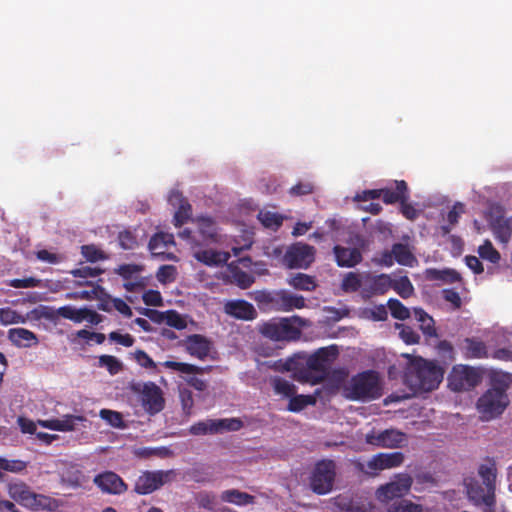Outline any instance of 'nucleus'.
I'll return each mask as SVG.
<instances>
[{
  "instance_id": "f257e3e1",
  "label": "nucleus",
  "mask_w": 512,
  "mask_h": 512,
  "mask_svg": "<svg viewBox=\"0 0 512 512\" xmlns=\"http://www.w3.org/2000/svg\"><path fill=\"white\" fill-rule=\"evenodd\" d=\"M443 369L431 361L418 358L410 362L404 373V384L414 393L430 392L443 379Z\"/></svg>"
},
{
  "instance_id": "f03ea898",
  "label": "nucleus",
  "mask_w": 512,
  "mask_h": 512,
  "mask_svg": "<svg viewBox=\"0 0 512 512\" xmlns=\"http://www.w3.org/2000/svg\"><path fill=\"white\" fill-rule=\"evenodd\" d=\"M305 320L300 316L272 318L259 325V333L274 342H292L301 336Z\"/></svg>"
},
{
  "instance_id": "7ed1b4c3",
  "label": "nucleus",
  "mask_w": 512,
  "mask_h": 512,
  "mask_svg": "<svg viewBox=\"0 0 512 512\" xmlns=\"http://www.w3.org/2000/svg\"><path fill=\"white\" fill-rule=\"evenodd\" d=\"M346 397L353 401L378 399L382 395L379 375L374 370L360 372L345 387Z\"/></svg>"
},
{
  "instance_id": "20e7f679",
  "label": "nucleus",
  "mask_w": 512,
  "mask_h": 512,
  "mask_svg": "<svg viewBox=\"0 0 512 512\" xmlns=\"http://www.w3.org/2000/svg\"><path fill=\"white\" fill-rule=\"evenodd\" d=\"M256 300L268 309L281 312H290L306 306L302 295L293 294L287 290L263 291Z\"/></svg>"
},
{
  "instance_id": "39448f33",
  "label": "nucleus",
  "mask_w": 512,
  "mask_h": 512,
  "mask_svg": "<svg viewBox=\"0 0 512 512\" xmlns=\"http://www.w3.org/2000/svg\"><path fill=\"white\" fill-rule=\"evenodd\" d=\"M335 477V462L329 459L320 460L315 464L311 472L309 478L310 488L318 495H325L333 489Z\"/></svg>"
},
{
  "instance_id": "423d86ee",
  "label": "nucleus",
  "mask_w": 512,
  "mask_h": 512,
  "mask_svg": "<svg viewBox=\"0 0 512 512\" xmlns=\"http://www.w3.org/2000/svg\"><path fill=\"white\" fill-rule=\"evenodd\" d=\"M174 470L144 471L135 481L134 492L138 495L151 494L175 479Z\"/></svg>"
},
{
  "instance_id": "0eeeda50",
  "label": "nucleus",
  "mask_w": 512,
  "mask_h": 512,
  "mask_svg": "<svg viewBox=\"0 0 512 512\" xmlns=\"http://www.w3.org/2000/svg\"><path fill=\"white\" fill-rule=\"evenodd\" d=\"M509 403L506 393L488 389L477 401V409L482 419L490 420L501 415Z\"/></svg>"
},
{
  "instance_id": "6e6552de",
  "label": "nucleus",
  "mask_w": 512,
  "mask_h": 512,
  "mask_svg": "<svg viewBox=\"0 0 512 512\" xmlns=\"http://www.w3.org/2000/svg\"><path fill=\"white\" fill-rule=\"evenodd\" d=\"M132 390L140 394L141 405L149 415H156L164 409L163 392L154 382H146L143 385L135 384L132 386Z\"/></svg>"
},
{
  "instance_id": "1a4fd4ad",
  "label": "nucleus",
  "mask_w": 512,
  "mask_h": 512,
  "mask_svg": "<svg viewBox=\"0 0 512 512\" xmlns=\"http://www.w3.org/2000/svg\"><path fill=\"white\" fill-rule=\"evenodd\" d=\"M243 427V422L238 418L207 419L194 423L189 428L191 435L200 436L207 434H219L224 431H238Z\"/></svg>"
},
{
  "instance_id": "9d476101",
  "label": "nucleus",
  "mask_w": 512,
  "mask_h": 512,
  "mask_svg": "<svg viewBox=\"0 0 512 512\" xmlns=\"http://www.w3.org/2000/svg\"><path fill=\"white\" fill-rule=\"evenodd\" d=\"M338 354V347L330 345L321 347L310 355L302 356V360L317 376H323L324 381L328 375L329 365L336 359Z\"/></svg>"
},
{
  "instance_id": "9b49d317",
  "label": "nucleus",
  "mask_w": 512,
  "mask_h": 512,
  "mask_svg": "<svg viewBox=\"0 0 512 512\" xmlns=\"http://www.w3.org/2000/svg\"><path fill=\"white\" fill-rule=\"evenodd\" d=\"M468 499L476 506L484 505L492 512L496 505L494 488L481 485L475 478L467 477L463 481Z\"/></svg>"
},
{
  "instance_id": "f8f14e48",
  "label": "nucleus",
  "mask_w": 512,
  "mask_h": 512,
  "mask_svg": "<svg viewBox=\"0 0 512 512\" xmlns=\"http://www.w3.org/2000/svg\"><path fill=\"white\" fill-rule=\"evenodd\" d=\"M8 492L13 500L34 510L44 509L50 502L48 497L34 493L25 483L22 482L10 484Z\"/></svg>"
},
{
  "instance_id": "ddd939ff",
  "label": "nucleus",
  "mask_w": 512,
  "mask_h": 512,
  "mask_svg": "<svg viewBox=\"0 0 512 512\" xmlns=\"http://www.w3.org/2000/svg\"><path fill=\"white\" fill-rule=\"evenodd\" d=\"M481 381L479 372L469 366H454L450 371V390L468 391L476 387Z\"/></svg>"
},
{
  "instance_id": "4468645a",
  "label": "nucleus",
  "mask_w": 512,
  "mask_h": 512,
  "mask_svg": "<svg viewBox=\"0 0 512 512\" xmlns=\"http://www.w3.org/2000/svg\"><path fill=\"white\" fill-rule=\"evenodd\" d=\"M315 260V248L305 243H296L289 247L284 262L290 269H307Z\"/></svg>"
},
{
  "instance_id": "2eb2a0df",
  "label": "nucleus",
  "mask_w": 512,
  "mask_h": 512,
  "mask_svg": "<svg viewBox=\"0 0 512 512\" xmlns=\"http://www.w3.org/2000/svg\"><path fill=\"white\" fill-rule=\"evenodd\" d=\"M495 239L506 245L512 236V224L509 218L504 216L501 206H492L487 218Z\"/></svg>"
},
{
  "instance_id": "dca6fc26",
  "label": "nucleus",
  "mask_w": 512,
  "mask_h": 512,
  "mask_svg": "<svg viewBox=\"0 0 512 512\" xmlns=\"http://www.w3.org/2000/svg\"><path fill=\"white\" fill-rule=\"evenodd\" d=\"M412 478L408 474H400L394 481L380 486L376 491V497L380 502L387 503L406 495L412 485Z\"/></svg>"
},
{
  "instance_id": "f3484780",
  "label": "nucleus",
  "mask_w": 512,
  "mask_h": 512,
  "mask_svg": "<svg viewBox=\"0 0 512 512\" xmlns=\"http://www.w3.org/2000/svg\"><path fill=\"white\" fill-rule=\"evenodd\" d=\"M406 434L397 429H385L383 431H371L366 434L367 444L383 448H400L406 442Z\"/></svg>"
},
{
  "instance_id": "a211bd4d",
  "label": "nucleus",
  "mask_w": 512,
  "mask_h": 512,
  "mask_svg": "<svg viewBox=\"0 0 512 512\" xmlns=\"http://www.w3.org/2000/svg\"><path fill=\"white\" fill-rule=\"evenodd\" d=\"M93 483L103 492L110 495H121L128 490V485L113 471H104L97 474Z\"/></svg>"
},
{
  "instance_id": "6ab92c4d",
  "label": "nucleus",
  "mask_w": 512,
  "mask_h": 512,
  "mask_svg": "<svg viewBox=\"0 0 512 512\" xmlns=\"http://www.w3.org/2000/svg\"><path fill=\"white\" fill-rule=\"evenodd\" d=\"M287 371L293 372V377L302 383L319 384L323 382V376H317L302 360V356L297 355L289 359L285 364Z\"/></svg>"
},
{
  "instance_id": "aec40b11",
  "label": "nucleus",
  "mask_w": 512,
  "mask_h": 512,
  "mask_svg": "<svg viewBox=\"0 0 512 512\" xmlns=\"http://www.w3.org/2000/svg\"><path fill=\"white\" fill-rule=\"evenodd\" d=\"M404 461L402 452L378 453L366 464L367 473L375 474L378 471L400 466Z\"/></svg>"
},
{
  "instance_id": "412c9836",
  "label": "nucleus",
  "mask_w": 512,
  "mask_h": 512,
  "mask_svg": "<svg viewBox=\"0 0 512 512\" xmlns=\"http://www.w3.org/2000/svg\"><path fill=\"white\" fill-rule=\"evenodd\" d=\"M227 315L239 320L251 321L257 317L254 306L245 300H231L224 305Z\"/></svg>"
},
{
  "instance_id": "4be33fe9",
  "label": "nucleus",
  "mask_w": 512,
  "mask_h": 512,
  "mask_svg": "<svg viewBox=\"0 0 512 512\" xmlns=\"http://www.w3.org/2000/svg\"><path fill=\"white\" fill-rule=\"evenodd\" d=\"M169 203L172 206H178L174 214L173 222L176 227H181L191 218L192 207L189 202L183 197L182 193L173 190L169 195Z\"/></svg>"
},
{
  "instance_id": "5701e85b",
  "label": "nucleus",
  "mask_w": 512,
  "mask_h": 512,
  "mask_svg": "<svg viewBox=\"0 0 512 512\" xmlns=\"http://www.w3.org/2000/svg\"><path fill=\"white\" fill-rule=\"evenodd\" d=\"M186 351L200 360L207 358L210 352V341L200 334L189 335L185 340Z\"/></svg>"
},
{
  "instance_id": "b1692460",
  "label": "nucleus",
  "mask_w": 512,
  "mask_h": 512,
  "mask_svg": "<svg viewBox=\"0 0 512 512\" xmlns=\"http://www.w3.org/2000/svg\"><path fill=\"white\" fill-rule=\"evenodd\" d=\"M83 421H85V417L81 415H64L60 419L40 420L39 424L50 430L68 432L74 430L78 422Z\"/></svg>"
},
{
  "instance_id": "393cba45",
  "label": "nucleus",
  "mask_w": 512,
  "mask_h": 512,
  "mask_svg": "<svg viewBox=\"0 0 512 512\" xmlns=\"http://www.w3.org/2000/svg\"><path fill=\"white\" fill-rule=\"evenodd\" d=\"M333 252L339 267H354L362 261V254L357 248H346L335 245Z\"/></svg>"
},
{
  "instance_id": "a878e982",
  "label": "nucleus",
  "mask_w": 512,
  "mask_h": 512,
  "mask_svg": "<svg viewBox=\"0 0 512 512\" xmlns=\"http://www.w3.org/2000/svg\"><path fill=\"white\" fill-rule=\"evenodd\" d=\"M193 222L197 224V234L202 246L217 241V227L211 217H197Z\"/></svg>"
},
{
  "instance_id": "bb28decb",
  "label": "nucleus",
  "mask_w": 512,
  "mask_h": 512,
  "mask_svg": "<svg viewBox=\"0 0 512 512\" xmlns=\"http://www.w3.org/2000/svg\"><path fill=\"white\" fill-rule=\"evenodd\" d=\"M381 197L385 204L401 203L403 200L409 199L408 185L404 180L395 181V189H381Z\"/></svg>"
},
{
  "instance_id": "cd10ccee",
  "label": "nucleus",
  "mask_w": 512,
  "mask_h": 512,
  "mask_svg": "<svg viewBox=\"0 0 512 512\" xmlns=\"http://www.w3.org/2000/svg\"><path fill=\"white\" fill-rule=\"evenodd\" d=\"M9 340L18 347H30L37 343L36 335L25 328H12L8 331Z\"/></svg>"
},
{
  "instance_id": "c85d7f7f",
  "label": "nucleus",
  "mask_w": 512,
  "mask_h": 512,
  "mask_svg": "<svg viewBox=\"0 0 512 512\" xmlns=\"http://www.w3.org/2000/svg\"><path fill=\"white\" fill-rule=\"evenodd\" d=\"M194 258L207 265V266H218L227 262L229 255L227 253H221L212 249L197 250L193 254Z\"/></svg>"
},
{
  "instance_id": "c756f323",
  "label": "nucleus",
  "mask_w": 512,
  "mask_h": 512,
  "mask_svg": "<svg viewBox=\"0 0 512 512\" xmlns=\"http://www.w3.org/2000/svg\"><path fill=\"white\" fill-rule=\"evenodd\" d=\"M163 366L171 370L183 373V374H205L212 371L213 366L199 367L193 364L176 362V361H165Z\"/></svg>"
},
{
  "instance_id": "7c9ffc66",
  "label": "nucleus",
  "mask_w": 512,
  "mask_h": 512,
  "mask_svg": "<svg viewBox=\"0 0 512 512\" xmlns=\"http://www.w3.org/2000/svg\"><path fill=\"white\" fill-rule=\"evenodd\" d=\"M221 500L223 502L233 503V504H236L239 506H244V505H248V504H253L255 498H254V496H252L246 492H242L237 489H230V490H225L222 492Z\"/></svg>"
},
{
  "instance_id": "2f4dec72",
  "label": "nucleus",
  "mask_w": 512,
  "mask_h": 512,
  "mask_svg": "<svg viewBox=\"0 0 512 512\" xmlns=\"http://www.w3.org/2000/svg\"><path fill=\"white\" fill-rule=\"evenodd\" d=\"M394 260L400 265L412 267L417 261L416 257L410 251L408 245L402 243H395L392 246Z\"/></svg>"
},
{
  "instance_id": "473e14b6",
  "label": "nucleus",
  "mask_w": 512,
  "mask_h": 512,
  "mask_svg": "<svg viewBox=\"0 0 512 512\" xmlns=\"http://www.w3.org/2000/svg\"><path fill=\"white\" fill-rule=\"evenodd\" d=\"M478 475L485 486L494 488V491L496 490L497 468L494 461L488 460L486 463L481 464L478 467Z\"/></svg>"
},
{
  "instance_id": "72a5a7b5",
  "label": "nucleus",
  "mask_w": 512,
  "mask_h": 512,
  "mask_svg": "<svg viewBox=\"0 0 512 512\" xmlns=\"http://www.w3.org/2000/svg\"><path fill=\"white\" fill-rule=\"evenodd\" d=\"M413 312L416 320L420 323L422 332L428 337H436L437 333L433 318L421 308H414Z\"/></svg>"
},
{
  "instance_id": "f704fd0d",
  "label": "nucleus",
  "mask_w": 512,
  "mask_h": 512,
  "mask_svg": "<svg viewBox=\"0 0 512 512\" xmlns=\"http://www.w3.org/2000/svg\"><path fill=\"white\" fill-rule=\"evenodd\" d=\"M288 284L294 289L302 291H313L317 287L313 276L297 273L288 280Z\"/></svg>"
},
{
  "instance_id": "c9c22d12",
  "label": "nucleus",
  "mask_w": 512,
  "mask_h": 512,
  "mask_svg": "<svg viewBox=\"0 0 512 512\" xmlns=\"http://www.w3.org/2000/svg\"><path fill=\"white\" fill-rule=\"evenodd\" d=\"M392 278L387 274L374 276L370 280L369 288L373 294H385L392 286Z\"/></svg>"
},
{
  "instance_id": "e433bc0d",
  "label": "nucleus",
  "mask_w": 512,
  "mask_h": 512,
  "mask_svg": "<svg viewBox=\"0 0 512 512\" xmlns=\"http://www.w3.org/2000/svg\"><path fill=\"white\" fill-rule=\"evenodd\" d=\"M491 388L506 393L512 383V375L503 371H492L490 374Z\"/></svg>"
},
{
  "instance_id": "4c0bfd02",
  "label": "nucleus",
  "mask_w": 512,
  "mask_h": 512,
  "mask_svg": "<svg viewBox=\"0 0 512 512\" xmlns=\"http://www.w3.org/2000/svg\"><path fill=\"white\" fill-rule=\"evenodd\" d=\"M316 398L313 395H296L294 394L289 398L288 411L300 412L307 406L314 405Z\"/></svg>"
},
{
  "instance_id": "58836bf2",
  "label": "nucleus",
  "mask_w": 512,
  "mask_h": 512,
  "mask_svg": "<svg viewBox=\"0 0 512 512\" xmlns=\"http://www.w3.org/2000/svg\"><path fill=\"white\" fill-rule=\"evenodd\" d=\"M466 350L469 357L472 358H487L488 351L485 343L481 340L474 338H466Z\"/></svg>"
},
{
  "instance_id": "ea45409f",
  "label": "nucleus",
  "mask_w": 512,
  "mask_h": 512,
  "mask_svg": "<svg viewBox=\"0 0 512 512\" xmlns=\"http://www.w3.org/2000/svg\"><path fill=\"white\" fill-rule=\"evenodd\" d=\"M258 219L265 228L274 231L278 230L283 223V217L280 214L270 211H260Z\"/></svg>"
},
{
  "instance_id": "a19ab883",
  "label": "nucleus",
  "mask_w": 512,
  "mask_h": 512,
  "mask_svg": "<svg viewBox=\"0 0 512 512\" xmlns=\"http://www.w3.org/2000/svg\"><path fill=\"white\" fill-rule=\"evenodd\" d=\"M85 312H86V307L77 309L71 305L62 306V307L58 308V310H57V314L60 317H62L64 319L71 320L75 323H81V322L85 321V316H84Z\"/></svg>"
},
{
  "instance_id": "79ce46f5",
  "label": "nucleus",
  "mask_w": 512,
  "mask_h": 512,
  "mask_svg": "<svg viewBox=\"0 0 512 512\" xmlns=\"http://www.w3.org/2000/svg\"><path fill=\"white\" fill-rule=\"evenodd\" d=\"M271 383L274 392L278 395H282L285 398H290L296 394V386L284 378L275 377L272 379Z\"/></svg>"
},
{
  "instance_id": "37998d69",
  "label": "nucleus",
  "mask_w": 512,
  "mask_h": 512,
  "mask_svg": "<svg viewBox=\"0 0 512 512\" xmlns=\"http://www.w3.org/2000/svg\"><path fill=\"white\" fill-rule=\"evenodd\" d=\"M231 268V278L232 281L241 289H247L251 287V285L255 281V277L247 273L245 271H242L238 267L233 268L232 264L230 265Z\"/></svg>"
},
{
  "instance_id": "c03bdc74",
  "label": "nucleus",
  "mask_w": 512,
  "mask_h": 512,
  "mask_svg": "<svg viewBox=\"0 0 512 512\" xmlns=\"http://www.w3.org/2000/svg\"><path fill=\"white\" fill-rule=\"evenodd\" d=\"M392 284L391 289L404 299L410 297L414 292L413 285L407 276H402L395 280L392 279Z\"/></svg>"
},
{
  "instance_id": "a18cd8bd",
  "label": "nucleus",
  "mask_w": 512,
  "mask_h": 512,
  "mask_svg": "<svg viewBox=\"0 0 512 512\" xmlns=\"http://www.w3.org/2000/svg\"><path fill=\"white\" fill-rule=\"evenodd\" d=\"M387 306L393 318L398 320H406L410 317V310L402 304L398 299L391 298L387 302Z\"/></svg>"
},
{
  "instance_id": "49530a36",
  "label": "nucleus",
  "mask_w": 512,
  "mask_h": 512,
  "mask_svg": "<svg viewBox=\"0 0 512 512\" xmlns=\"http://www.w3.org/2000/svg\"><path fill=\"white\" fill-rule=\"evenodd\" d=\"M98 293L103 294V287L96 284L93 285L92 289L90 290L67 293L66 298L71 300H94L96 297H98Z\"/></svg>"
},
{
  "instance_id": "de8ad7c7",
  "label": "nucleus",
  "mask_w": 512,
  "mask_h": 512,
  "mask_svg": "<svg viewBox=\"0 0 512 512\" xmlns=\"http://www.w3.org/2000/svg\"><path fill=\"white\" fill-rule=\"evenodd\" d=\"M26 321L25 317L19 314L17 311L11 309L10 307L0 308V323L2 325H11L24 323Z\"/></svg>"
},
{
  "instance_id": "09e8293b",
  "label": "nucleus",
  "mask_w": 512,
  "mask_h": 512,
  "mask_svg": "<svg viewBox=\"0 0 512 512\" xmlns=\"http://www.w3.org/2000/svg\"><path fill=\"white\" fill-rule=\"evenodd\" d=\"M81 254L88 261L95 263L100 260L107 259V255L94 244L83 245L81 247Z\"/></svg>"
},
{
  "instance_id": "8fccbe9b",
  "label": "nucleus",
  "mask_w": 512,
  "mask_h": 512,
  "mask_svg": "<svg viewBox=\"0 0 512 512\" xmlns=\"http://www.w3.org/2000/svg\"><path fill=\"white\" fill-rule=\"evenodd\" d=\"M26 468V463L22 460H9L0 457V481L3 480V472L18 473Z\"/></svg>"
},
{
  "instance_id": "3c124183",
  "label": "nucleus",
  "mask_w": 512,
  "mask_h": 512,
  "mask_svg": "<svg viewBox=\"0 0 512 512\" xmlns=\"http://www.w3.org/2000/svg\"><path fill=\"white\" fill-rule=\"evenodd\" d=\"M387 512H422L420 505L415 504L406 499L394 501L388 508Z\"/></svg>"
},
{
  "instance_id": "603ef678",
  "label": "nucleus",
  "mask_w": 512,
  "mask_h": 512,
  "mask_svg": "<svg viewBox=\"0 0 512 512\" xmlns=\"http://www.w3.org/2000/svg\"><path fill=\"white\" fill-rule=\"evenodd\" d=\"M478 253L482 259L488 260L494 264L498 263L501 258L500 253L493 247L489 240H486L479 246Z\"/></svg>"
},
{
  "instance_id": "864d4df0",
  "label": "nucleus",
  "mask_w": 512,
  "mask_h": 512,
  "mask_svg": "<svg viewBox=\"0 0 512 512\" xmlns=\"http://www.w3.org/2000/svg\"><path fill=\"white\" fill-rule=\"evenodd\" d=\"M177 268L174 265H162L159 267L156 278L162 284L172 283L176 280Z\"/></svg>"
},
{
  "instance_id": "5fc2aeb1",
  "label": "nucleus",
  "mask_w": 512,
  "mask_h": 512,
  "mask_svg": "<svg viewBox=\"0 0 512 512\" xmlns=\"http://www.w3.org/2000/svg\"><path fill=\"white\" fill-rule=\"evenodd\" d=\"M100 417L107 421L111 426L115 428H124L125 423L123 420V416L120 412L109 410V409H102L100 411Z\"/></svg>"
},
{
  "instance_id": "6e6d98bb",
  "label": "nucleus",
  "mask_w": 512,
  "mask_h": 512,
  "mask_svg": "<svg viewBox=\"0 0 512 512\" xmlns=\"http://www.w3.org/2000/svg\"><path fill=\"white\" fill-rule=\"evenodd\" d=\"M104 272L103 269L98 267L83 266L70 271V274L75 278L89 279L95 278Z\"/></svg>"
},
{
  "instance_id": "4d7b16f0",
  "label": "nucleus",
  "mask_w": 512,
  "mask_h": 512,
  "mask_svg": "<svg viewBox=\"0 0 512 512\" xmlns=\"http://www.w3.org/2000/svg\"><path fill=\"white\" fill-rule=\"evenodd\" d=\"M99 364L106 367L110 374H117L122 369V363L112 355H101L99 357Z\"/></svg>"
},
{
  "instance_id": "13d9d810",
  "label": "nucleus",
  "mask_w": 512,
  "mask_h": 512,
  "mask_svg": "<svg viewBox=\"0 0 512 512\" xmlns=\"http://www.w3.org/2000/svg\"><path fill=\"white\" fill-rule=\"evenodd\" d=\"M396 328L400 329L399 335L400 338L406 343V344H416L420 340L419 334L412 329L409 326H406L404 324H396Z\"/></svg>"
},
{
  "instance_id": "bf43d9fd",
  "label": "nucleus",
  "mask_w": 512,
  "mask_h": 512,
  "mask_svg": "<svg viewBox=\"0 0 512 512\" xmlns=\"http://www.w3.org/2000/svg\"><path fill=\"white\" fill-rule=\"evenodd\" d=\"M341 287L345 292H356L361 287V279L358 274L349 272L342 280Z\"/></svg>"
},
{
  "instance_id": "052dcab7",
  "label": "nucleus",
  "mask_w": 512,
  "mask_h": 512,
  "mask_svg": "<svg viewBox=\"0 0 512 512\" xmlns=\"http://www.w3.org/2000/svg\"><path fill=\"white\" fill-rule=\"evenodd\" d=\"M165 322L177 330L185 329L187 326L185 319L175 310L166 311Z\"/></svg>"
},
{
  "instance_id": "680f3d73",
  "label": "nucleus",
  "mask_w": 512,
  "mask_h": 512,
  "mask_svg": "<svg viewBox=\"0 0 512 512\" xmlns=\"http://www.w3.org/2000/svg\"><path fill=\"white\" fill-rule=\"evenodd\" d=\"M174 242V236L168 233H157L149 241V248L151 250H157L161 246H167Z\"/></svg>"
},
{
  "instance_id": "e2e57ef3",
  "label": "nucleus",
  "mask_w": 512,
  "mask_h": 512,
  "mask_svg": "<svg viewBox=\"0 0 512 512\" xmlns=\"http://www.w3.org/2000/svg\"><path fill=\"white\" fill-rule=\"evenodd\" d=\"M142 267L137 264H122L116 270L115 273L120 275L125 280H131L132 277L139 273Z\"/></svg>"
},
{
  "instance_id": "0e129e2a",
  "label": "nucleus",
  "mask_w": 512,
  "mask_h": 512,
  "mask_svg": "<svg viewBox=\"0 0 512 512\" xmlns=\"http://www.w3.org/2000/svg\"><path fill=\"white\" fill-rule=\"evenodd\" d=\"M119 245L125 250L134 249L138 242L136 237L130 231H122L118 235Z\"/></svg>"
},
{
  "instance_id": "69168bd1",
  "label": "nucleus",
  "mask_w": 512,
  "mask_h": 512,
  "mask_svg": "<svg viewBox=\"0 0 512 512\" xmlns=\"http://www.w3.org/2000/svg\"><path fill=\"white\" fill-rule=\"evenodd\" d=\"M142 300L147 306H161L163 304L161 293L152 289L143 293Z\"/></svg>"
},
{
  "instance_id": "338daca9",
  "label": "nucleus",
  "mask_w": 512,
  "mask_h": 512,
  "mask_svg": "<svg viewBox=\"0 0 512 512\" xmlns=\"http://www.w3.org/2000/svg\"><path fill=\"white\" fill-rule=\"evenodd\" d=\"M109 339L124 347H131L135 342L134 338L130 334H121L118 331L110 332Z\"/></svg>"
},
{
  "instance_id": "774afa93",
  "label": "nucleus",
  "mask_w": 512,
  "mask_h": 512,
  "mask_svg": "<svg viewBox=\"0 0 512 512\" xmlns=\"http://www.w3.org/2000/svg\"><path fill=\"white\" fill-rule=\"evenodd\" d=\"M314 187L310 182H299L292 186L289 193L292 196H304L313 193Z\"/></svg>"
}]
</instances>
